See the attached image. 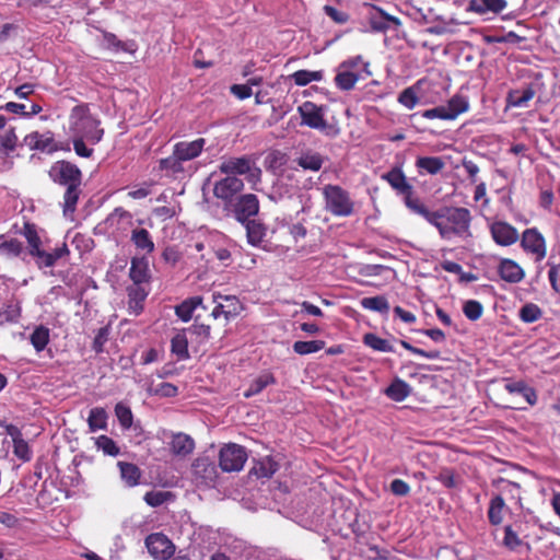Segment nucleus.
<instances>
[{"label":"nucleus","mask_w":560,"mask_h":560,"mask_svg":"<svg viewBox=\"0 0 560 560\" xmlns=\"http://www.w3.org/2000/svg\"><path fill=\"white\" fill-rule=\"evenodd\" d=\"M434 218L431 224L438 229L442 238L450 240L453 236L467 237L471 235L472 218L467 208L445 206L434 211Z\"/></svg>","instance_id":"nucleus-1"},{"label":"nucleus","mask_w":560,"mask_h":560,"mask_svg":"<svg viewBox=\"0 0 560 560\" xmlns=\"http://www.w3.org/2000/svg\"><path fill=\"white\" fill-rule=\"evenodd\" d=\"M101 120L91 114L89 104L74 106L70 113V131L72 136L85 138L92 144L98 143L104 129L100 127Z\"/></svg>","instance_id":"nucleus-2"},{"label":"nucleus","mask_w":560,"mask_h":560,"mask_svg":"<svg viewBox=\"0 0 560 560\" xmlns=\"http://www.w3.org/2000/svg\"><path fill=\"white\" fill-rule=\"evenodd\" d=\"M301 125L307 126L324 133L329 138H336L340 130L325 119V107L314 102L305 101L298 107Z\"/></svg>","instance_id":"nucleus-3"},{"label":"nucleus","mask_w":560,"mask_h":560,"mask_svg":"<svg viewBox=\"0 0 560 560\" xmlns=\"http://www.w3.org/2000/svg\"><path fill=\"white\" fill-rule=\"evenodd\" d=\"M219 171L229 176L245 175L253 189H257V185L261 182V170L256 166L250 156L225 159L220 163Z\"/></svg>","instance_id":"nucleus-4"},{"label":"nucleus","mask_w":560,"mask_h":560,"mask_svg":"<svg viewBox=\"0 0 560 560\" xmlns=\"http://www.w3.org/2000/svg\"><path fill=\"white\" fill-rule=\"evenodd\" d=\"M326 210L336 217H349L353 213V201L349 192L338 185H326L323 189Z\"/></svg>","instance_id":"nucleus-5"},{"label":"nucleus","mask_w":560,"mask_h":560,"mask_svg":"<svg viewBox=\"0 0 560 560\" xmlns=\"http://www.w3.org/2000/svg\"><path fill=\"white\" fill-rule=\"evenodd\" d=\"M48 174L54 183L61 186L82 185L81 170L66 160L55 162Z\"/></svg>","instance_id":"nucleus-6"},{"label":"nucleus","mask_w":560,"mask_h":560,"mask_svg":"<svg viewBox=\"0 0 560 560\" xmlns=\"http://www.w3.org/2000/svg\"><path fill=\"white\" fill-rule=\"evenodd\" d=\"M246 460L247 453L241 445L228 444L220 450L219 465L223 471H240L243 469Z\"/></svg>","instance_id":"nucleus-7"},{"label":"nucleus","mask_w":560,"mask_h":560,"mask_svg":"<svg viewBox=\"0 0 560 560\" xmlns=\"http://www.w3.org/2000/svg\"><path fill=\"white\" fill-rule=\"evenodd\" d=\"M213 302L217 304L211 316L214 319L223 317L225 322L237 316L242 310L240 300L235 295L213 294Z\"/></svg>","instance_id":"nucleus-8"},{"label":"nucleus","mask_w":560,"mask_h":560,"mask_svg":"<svg viewBox=\"0 0 560 560\" xmlns=\"http://www.w3.org/2000/svg\"><path fill=\"white\" fill-rule=\"evenodd\" d=\"M521 246L526 253L535 255L536 261H541L547 255L546 240L536 228L523 232Z\"/></svg>","instance_id":"nucleus-9"},{"label":"nucleus","mask_w":560,"mask_h":560,"mask_svg":"<svg viewBox=\"0 0 560 560\" xmlns=\"http://www.w3.org/2000/svg\"><path fill=\"white\" fill-rule=\"evenodd\" d=\"M145 547L149 553L158 560H167L175 552L174 544L162 533L150 534L145 538Z\"/></svg>","instance_id":"nucleus-10"},{"label":"nucleus","mask_w":560,"mask_h":560,"mask_svg":"<svg viewBox=\"0 0 560 560\" xmlns=\"http://www.w3.org/2000/svg\"><path fill=\"white\" fill-rule=\"evenodd\" d=\"M259 211V200L254 194H245L240 196L233 203V213L235 219L245 223L255 217Z\"/></svg>","instance_id":"nucleus-11"},{"label":"nucleus","mask_w":560,"mask_h":560,"mask_svg":"<svg viewBox=\"0 0 560 560\" xmlns=\"http://www.w3.org/2000/svg\"><path fill=\"white\" fill-rule=\"evenodd\" d=\"M244 188L243 179L236 176L226 175L224 178L218 180L213 186V195L218 199L229 202L233 197L242 191Z\"/></svg>","instance_id":"nucleus-12"},{"label":"nucleus","mask_w":560,"mask_h":560,"mask_svg":"<svg viewBox=\"0 0 560 560\" xmlns=\"http://www.w3.org/2000/svg\"><path fill=\"white\" fill-rule=\"evenodd\" d=\"M493 241L501 246H510L518 240L517 230L505 221H495L490 226Z\"/></svg>","instance_id":"nucleus-13"},{"label":"nucleus","mask_w":560,"mask_h":560,"mask_svg":"<svg viewBox=\"0 0 560 560\" xmlns=\"http://www.w3.org/2000/svg\"><path fill=\"white\" fill-rule=\"evenodd\" d=\"M129 277L132 281L131 285L149 287L151 273L149 262L145 257H133L130 261Z\"/></svg>","instance_id":"nucleus-14"},{"label":"nucleus","mask_w":560,"mask_h":560,"mask_svg":"<svg viewBox=\"0 0 560 560\" xmlns=\"http://www.w3.org/2000/svg\"><path fill=\"white\" fill-rule=\"evenodd\" d=\"M508 8L506 0H468L467 11L478 14H493L498 15Z\"/></svg>","instance_id":"nucleus-15"},{"label":"nucleus","mask_w":560,"mask_h":560,"mask_svg":"<svg viewBox=\"0 0 560 560\" xmlns=\"http://www.w3.org/2000/svg\"><path fill=\"white\" fill-rule=\"evenodd\" d=\"M521 526V524L515 523L514 525H506L504 527L502 546L514 552L520 551L521 548H525L526 551L529 552L532 550L530 544L525 541L524 538L520 537Z\"/></svg>","instance_id":"nucleus-16"},{"label":"nucleus","mask_w":560,"mask_h":560,"mask_svg":"<svg viewBox=\"0 0 560 560\" xmlns=\"http://www.w3.org/2000/svg\"><path fill=\"white\" fill-rule=\"evenodd\" d=\"M374 12L370 15V25L373 31L386 32L387 30H397L401 22L398 18L389 15L383 9L373 7Z\"/></svg>","instance_id":"nucleus-17"},{"label":"nucleus","mask_w":560,"mask_h":560,"mask_svg":"<svg viewBox=\"0 0 560 560\" xmlns=\"http://www.w3.org/2000/svg\"><path fill=\"white\" fill-rule=\"evenodd\" d=\"M205 144L206 140L203 138H198L194 141H179L174 144L173 150L178 159L184 162H188L201 154Z\"/></svg>","instance_id":"nucleus-18"},{"label":"nucleus","mask_w":560,"mask_h":560,"mask_svg":"<svg viewBox=\"0 0 560 560\" xmlns=\"http://www.w3.org/2000/svg\"><path fill=\"white\" fill-rule=\"evenodd\" d=\"M382 179L386 180L389 186L401 196L405 194H413L412 185L408 182L402 170L398 166H395L387 173L383 174Z\"/></svg>","instance_id":"nucleus-19"},{"label":"nucleus","mask_w":560,"mask_h":560,"mask_svg":"<svg viewBox=\"0 0 560 560\" xmlns=\"http://www.w3.org/2000/svg\"><path fill=\"white\" fill-rule=\"evenodd\" d=\"M192 471L195 477L201 479L206 485L214 482L218 477L217 466L208 457H199L195 459L192 464Z\"/></svg>","instance_id":"nucleus-20"},{"label":"nucleus","mask_w":560,"mask_h":560,"mask_svg":"<svg viewBox=\"0 0 560 560\" xmlns=\"http://www.w3.org/2000/svg\"><path fill=\"white\" fill-rule=\"evenodd\" d=\"M24 142L31 150H38L43 152H51L56 150L55 139L50 131L45 133L33 131L25 136Z\"/></svg>","instance_id":"nucleus-21"},{"label":"nucleus","mask_w":560,"mask_h":560,"mask_svg":"<svg viewBox=\"0 0 560 560\" xmlns=\"http://www.w3.org/2000/svg\"><path fill=\"white\" fill-rule=\"evenodd\" d=\"M498 272L501 279L509 283H518L525 277L523 268L516 261L509 258L500 260Z\"/></svg>","instance_id":"nucleus-22"},{"label":"nucleus","mask_w":560,"mask_h":560,"mask_svg":"<svg viewBox=\"0 0 560 560\" xmlns=\"http://www.w3.org/2000/svg\"><path fill=\"white\" fill-rule=\"evenodd\" d=\"M128 294V311L130 314L139 315L144 307V301L149 295V289L145 285H129L127 288Z\"/></svg>","instance_id":"nucleus-23"},{"label":"nucleus","mask_w":560,"mask_h":560,"mask_svg":"<svg viewBox=\"0 0 560 560\" xmlns=\"http://www.w3.org/2000/svg\"><path fill=\"white\" fill-rule=\"evenodd\" d=\"M170 450L175 456L186 457L194 452L195 441L186 433H173L170 442Z\"/></svg>","instance_id":"nucleus-24"},{"label":"nucleus","mask_w":560,"mask_h":560,"mask_svg":"<svg viewBox=\"0 0 560 560\" xmlns=\"http://www.w3.org/2000/svg\"><path fill=\"white\" fill-rule=\"evenodd\" d=\"M5 429L7 433L12 438L14 455L23 462L31 460L32 451L27 442L22 438L20 429L13 424H8Z\"/></svg>","instance_id":"nucleus-25"},{"label":"nucleus","mask_w":560,"mask_h":560,"mask_svg":"<svg viewBox=\"0 0 560 560\" xmlns=\"http://www.w3.org/2000/svg\"><path fill=\"white\" fill-rule=\"evenodd\" d=\"M21 234L27 242L28 254L37 260L43 253L42 238L37 232V226L34 223L25 222Z\"/></svg>","instance_id":"nucleus-26"},{"label":"nucleus","mask_w":560,"mask_h":560,"mask_svg":"<svg viewBox=\"0 0 560 560\" xmlns=\"http://www.w3.org/2000/svg\"><path fill=\"white\" fill-rule=\"evenodd\" d=\"M130 241L136 249L143 254L154 252L155 245L151 233L144 228H136L131 231Z\"/></svg>","instance_id":"nucleus-27"},{"label":"nucleus","mask_w":560,"mask_h":560,"mask_svg":"<svg viewBox=\"0 0 560 560\" xmlns=\"http://www.w3.org/2000/svg\"><path fill=\"white\" fill-rule=\"evenodd\" d=\"M324 156L315 151L306 150L303 151L299 158L295 159V163L305 171L318 172L324 164Z\"/></svg>","instance_id":"nucleus-28"},{"label":"nucleus","mask_w":560,"mask_h":560,"mask_svg":"<svg viewBox=\"0 0 560 560\" xmlns=\"http://www.w3.org/2000/svg\"><path fill=\"white\" fill-rule=\"evenodd\" d=\"M70 255V249L66 243L60 247L55 248L51 253L43 250L40 256L37 258L36 264L38 268H50L54 267L57 260L66 258Z\"/></svg>","instance_id":"nucleus-29"},{"label":"nucleus","mask_w":560,"mask_h":560,"mask_svg":"<svg viewBox=\"0 0 560 560\" xmlns=\"http://www.w3.org/2000/svg\"><path fill=\"white\" fill-rule=\"evenodd\" d=\"M243 224L245 225L246 229L247 242L252 246H259L267 234V228L265 226V224L255 219L249 220Z\"/></svg>","instance_id":"nucleus-30"},{"label":"nucleus","mask_w":560,"mask_h":560,"mask_svg":"<svg viewBox=\"0 0 560 560\" xmlns=\"http://www.w3.org/2000/svg\"><path fill=\"white\" fill-rule=\"evenodd\" d=\"M424 79L418 80L413 85L404 89L398 95V103L408 109H413L419 103L418 92Z\"/></svg>","instance_id":"nucleus-31"},{"label":"nucleus","mask_w":560,"mask_h":560,"mask_svg":"<svg viewBox=\"0 0 560 560\" xmlns=\"http://www.w3.org/2000/svg\"><path fill=\"white\" fill-rule=\"evenodd\" d=\"M117 466L120 471V477L122 481L128 487H135L139 485L140 478H141V470L140 468L132 463L127 462H118Z\"/></svg>","instance_id":"nucleus-32"},{"label":"nucleus","mask_w":560,"mask_h":560,"mask_svg":"<svg viewBox=\"0 0 560 560\" xmlns=\"http://www.w3.org/2000/svg\"><path fill=\"white\" fill-rule=\"evenodd\" d=\"M445 166L440 156H420L416 161V167L420 173L425 172L430 175L439 174Z\"/></svg>","instance_id":"nucleus-33"},{"label":"nucleus","mask_w":560,"mask_h":560,"mask_svg":"<svg viewBox=\"0 0 560 560\" xmlns=\"http://www.w3.org/2000/svg\"><path fill=\"white\" fill-rule=\"evenodd\" d=\"M276 378L270 372H264L257 376L244 392V397L250 398L261 393L268 385L275 384Z\"/></svg>","instance_id":"nucleus-34"},{"label":"nucleus","mask_w":560,"mask_h":560,"mask_svg":"<svg viewBox=\"0 0 560 560\" xmlns=\"http://www.w3.org/2000/svg\"><path fill=\"white\" fill-rule=\"evenodd\" d=\"M21 302L16 298L12 296L7 301L3 310H0V325L4 323H18L21 317Z\"/></svg>","instance_id":"nucleus-35"},{"label":"nucleus","mask_w":560,"mask_h":560,"mask_svg":"<svg viewBox=\"0 0 560 560\" xmlns=\"http://www.w3.org/2000/svg\"><path fill=\"white\" fill-rule=\"evenodd\" d=\"M535 96V90L532 85H528L523 91L511 90L508 93L506 102L508 105L513 107L525 106Z\"/></svg>","instance_id":"nucleus-36"},{"label":"nucleus","mask_w":560,"mask_h":560,"mask_svg":"<svg viewBox=\"0 0 560 560\" xmlns=\"http://www.w3.org/2000/svg\"><path fill=\"white\" fill-rule=\"evenodd\" d=\"M360 75L352 71H348L345 69H340L338 67L337 74L334 79L335 85L341 91H351L357 82L359 81Z\"/></svg>","instance_id":"nucleus-37"},{"label":"nucleus","mask_w":560,"mask_h":560,"mask_svg":"<svg viewBox=\"0 0 560 560\" xmlns=\"http://www.w3.org/2000/svg\"><path fill=\"white\" fill-rule=\"evenodd\" d=\"M404 200L411 211L424 218L430 224L434 221V211L429 210L419 198L413 197V194H405Z\"/></svg>","instance_id":"nucleus-38"},{"label":"nucleus","mask_w":560,"mask_h":560,"mask_svg":"<svg viewBox=\"0 0 560 560\" xmlns=\"http://www.w3.org/2000/svg\"><path fill=\"white\" fill-rule=\"evenodd\" d=\"M107 412L102 407H94L89 412L88 424L91 432L107 429Z\"/></svg>","instance_id":"nucleus-39"},{"label":"nucleus","mask_w":560,"mask_h":560,"mask_svg":"<svg viewBox=\"0 0 560 560\" xmlns=\"http://www.w3.org/2000/svg\"><path fill=\"white\" fill-rule=\"evenodd\" d=\"M446 109L448 110V114L452 115V119L454 120L460 114L468 112V98L462 94H455L447 101Z\"/></svg>","instance_id":"nucleus-40"},{"label":"nucleus","mask_w":560,"mask_h":560,"mask_svg":"<svg viewBox=\"0 0 560 560\" xmlns=\"http://www.w3.org/2000/svg\"><path fill=\"white\" fill-rule=\"evenodd\" d=\"M184 161L176 156V153H173L164 159H161L159 162V167L161 171H165L167 174L176 176L180 173L185 172Z\"/></svg>","instance_id":"nucleus-41"},{"label":"nucleus","mask_w":560,"mask_h":560,"mask_svg":"<svg viewBox=\"0 0 560 560\" xmlns=\"http://www.w3.org/2000/svg\"><path fill=\"white\" fill-rule=\"evenodd\" d=\"M81 195V185L67 186L63 195V213H73Z\"/></svg>","instance_id":"nucleus-42"},{"label":"nucleus","mask_w":560,"mask_h":560,"mask_svg":"<svg viewBox=\"0 0 560 560\" xmlns=\"http://www.w3.org/2000/svg\"><path fill=\"white\" fill-rule=\"evenodd\" d=\"M504 506V499L501 494H497L491 499L488 510V518L490 524L500 525L502 523V511Z\"/></svg>","instance_id":"nucleus-43"},{"label":"nucleus","mask_w":560,"mask_h":560,"mask_svg":"<svg viewBox=\"0 0 560 560\" xmlns=\"http://www.w3.org/2000/svg\"><path fill=\"white\" fill-rule=\"evenodd\" d=\"M279 469V465L271 457L261 458L253 468L258 478H270Z\"/></svg>","instance_id":"nucleus-44"},{"label":"nucleus","mask_w":560,"mask_h":560,"mask_svg":"<svg viewBox=\"0 0 560 560\" xmlns=\"http://www.w3.org/2000/svg\"><path fill=\"white\" fill-rule=\"evenodd\" d=\"M290 78L294 81L298 86H305L314 81H322L324 78V72L322 70L318 71H310V70H298L290 75Z\"/></svg>","instance_id":"nucleus-45"},{"label":"nucleus","mask_w":560,"mask_h":560,"mask_svg":"<svg viewBox=\"0 0 560 560\" xmlns=\"http://www.w3.org/2000/svg\"><path fill=\"white\" fill-rule=\"evenodd\" d=\"M410 393L409 385L401 380H395L386 389L385 394L395 401H402Z\"/></svg>","instance_id":"nucleus-46"},{"label":"nucleus","mask_w":560,"mask_h":560,"mask_svg":"<svg viewBox=\"0 0 560 560\" xmlns=\"http://www.w3.org/2000/svg\"><path fill=\"white\" fill-rule=\"evenodd\" d=\"M50 330L44 325L35 327L30 336V340L35 350H45L49 342Z\"/></svg>","instance_id":"nucleus-47"},{"label":"nucleus","mask_w":560,"mask_h":560,"mask_svg":"<svg viewBox=\"0 0 560 560\" xmlns=\"http://www.w3.org/2000/svg\"><path fill=\"white\" fill-rule=\"evenodd\" d=\"M361 305L365 310L375 311L382 314H387L389 311V303L384 295L364 298L361 300Z\"/></svg>","instance_id":"nucleus-48"},{"label":"nucleus","mask_w":560,"mask_h":560,"mask_svg":"<svg viewBox=\"0 0 560 560\" xmlns=\"http://www.w3.org/2000/svg\"><path fill=\"white\" fill-rule=\"evenodd\" d=\"M202 299L200 296H195L189 300L184 301L179 305L176 306V315L184 322H188L192 317V313L198 305H200Z\"/></svg>","instance_id":"nucleus-49"},{"label":"nucleus","mask_w":560,"mask_h":560,"mask_svg":"<svg viewBox=\"0 0 560 560\" xmlns=\"http://www.w3.org/2000/svg\"><path fill=\"white\" fill-rule=\"evenodd\" d=\"M23 249V243L18 238H10L0 243V254L7 257H19Z\"/></svg>","instance_id":"nucleus-50"},{"label":"nucleus","mask_w":560,"mask_h":560,"mask_svg":"<svg viewBox=\"0 0 560 560\" xmlns=\"http://www.w3.org/2000/svg\"><path fill=\"white\" fill-rule=\"evenodd\" d=\"M95 445L97 450H101L105 455L117 456L120 453L116 442L107 435L97 436L95 439Z\"/></svg>","instance_id":"nucleus-51"},{"label":"nucleus","mask_w":560,"mask_h":560,"mask_svg":"<svg viewBox=\"0 0 560 560\" xmlns=\"http://www.w3.org/2000/svg\"><path fill=\"white\" fill-rule=\"evenodd\" d=\"M542 315L541 310L534 303L523 305L518 311L520 318L525 323H534Z\"/></svg>","instance_id":"nucleus-52"},{"label":"nucleus","mask_w":560,"mask_h":560,"mask_svg":"<svg viewBox=\"0 0 560 560\" xmlns=\"http://www.w3.org/2000/svg\"><path fill=\"white\" fill-rule=\"evenodd\" d=\"M115 415L124 429H130L132 425V412L131 409L122 402H118L115 406Z\"/></svg>","instance_id":"nucleus-53"},{"label":"nucleus","mask_w":560,"mask_h":560,"mask_svg":"<svg viewBox=\"0 0 560 560\" xmlns=\"http://www.w3.org/2000/svg\"><path fill=\"white\" fill-rule=\"evenodd\" d=\"M464 315L470 320H477L482 316L483 306L479 301L468 300L463 306Z\"/></svg>","instance_id":"nucleus-54"},{"label":"nucleus","mask_w":560,"mask_h":560,"mask_svg":"<svg viewBox=\"0 0 560 560\" xmlns=\"http://www.w3.org/2000/svg\"><path fill=\"white\" fill-rule=\"evenodd\" d=\"M363 342L366 347L371 348L372 350H376V351L392 350V346L389 345V342L387 340L382 339L371 332L364 335Z\"/></svg>","instance_id":"nucleus-55"},{"label":"nucleus","mask_w":560,"mask_h":560,"mask_svg":"<svg viewBox=\"0 0 560 560\" xmlns=\"http://www.w3.org/2000/svg\"><path fill=\"white\" fill-rule=\"evenodd\" d=\"M494 485L500 488L501 492L510 494L512 499H521L518 483L504 478H499Z\"/></svg>","instance_id":"nucleus-56"},{"label":"nucleus","mask_w":560,"mask_h":560,"mask_svg":"<svg viewBox=\"0 0 560 560\" xmlns=\"http://www.w3.org/2000/svg\"><path fill=\"white\" fill-rule=\"evenodd\" d=\"M323 10H324L325 14L327 16H329L336 24L342 25V24L348 23L350 20L349 13H347L345 11H340L332 5L326 4V5H324Z\"/></svg>","instance_id":"nucleus-57"},{"label":"nucleus","mask_w":560,"mask_h":560,"mask_svg":"<svg viewBox=\"0 0 560 560\" xmlns=\"http://www.w3.org/2000/svg\"><path fill=\"white\" fill-rule=\"evenodd\" d=\"M421 116L427 119H442V120H453L452 115L448 114L446 109V105L436 106L434 108L425 109L422 112Z\"/></svg>","instance_id":"nucleus-58"},{"label":"nucleus","mask_w":560,"mask_h":560,"mask_svg":"<svg viewBox=\"0 0 560 560\" xmlns=\"http://www.w3.org/2000/svg\"><path fill=\"white\" fill-rule=\"evenodd\" d=\"M170 495L171 493L165 491H149L144 495V501L148 505L158 508L165 503Z\"/></svg>","instance_id":"nucleus-59"},{"label":"nucleus","mask_w":560,"mask_h":560,"mask_svg":"<svg viewBox=\"0 0 560 560\" xmlns=\"http://www.w3.org/2000/svg\"><path fill=\"white\" fill-rule=\"evenodd\" d=\"M16 143H18V137L15 135L14 128L8 129L0 137V144L7 153L13 152L16 148Z\"/></svg>","instance_id":"nucleus-60"},{"label":"nucleus","mask_w":560,"mask_h":560,"mask_svg":"<svg viewBox=\"0 0 560 560\" xmlns=\"http://www.w3.org/2000/svg\"><path fill=\"white\" fill-rule=\"evenodd\" d=\"M103 40L106 44L107 48H113L116 51L127 50L126 44L118 39L117 36L113 33L103 32Z\"/></svg>","instance_id":"nucleus-61"},{"label":"nucleus","mask_w":560,"mask_h":560,"mask_svg":"<svg viewBox=\"0 0 560 560\" xmlns=\"http://www.w3.org/2000/svg\"><path fill=\"white\" fill-rule=\"evenodd\" d=\"M85 138L73 136V149L75 153L81 158H90L93 154V149L85 145Z\"/></svg>","instance_id":"nucleus-62"},{"label":"nucleus","mask_w":560,"mask_h":560,"mask_svg":"<svg viewBox=\"0 0 560 560\" xmlns=\"http://www.w3.org/2000/svg\"><path fill=\"white\" fill-rule=\"evenodd\" d=\"M436 479L446 488H455L457 486V481L455 478V474L451 469H444L442 470Z\"/></svg>","instance_id":"nucleus-63"},{"label":"nucleus","mask_w":560,"mask_h":560,"mask_svg":"<svg viewBox=\"0 0 560 560\" xmlns=\"http://www.w3.org/2000/svg\"><path fill=\"white\" fill-rule=\"evenodd\" d=\"M390 491L398 497H405L410 492L409 485L402 479H394L390 482Z\"/></svg>","instance_id":"nucleus-64"}]
</instances>
